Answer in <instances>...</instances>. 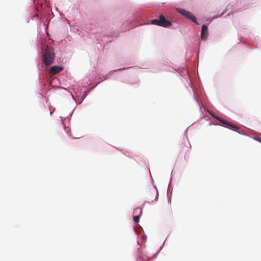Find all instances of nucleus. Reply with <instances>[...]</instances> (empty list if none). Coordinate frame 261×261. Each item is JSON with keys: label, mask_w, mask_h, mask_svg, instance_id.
Masks as SVG:
<instances>
[{"label": "nucleus", "mask_w": 261, "mask_h": 261, "mask_svg": "<svg viewBox=\"0 0 261 261\" xmlns=\"http://www.w3.org/2000/svg\"><path fill=\"white\" fill-rule=\"evenodd\" d=\"M43 61L46 65H49L54 62L55 54L53 48L48 46L43 51Z\"/></svg>", "instance_id": "1"}, {"label": "nucleus", "mask_w": 261, "mask_h": 261, "mask_svg": "<svg viewBox=\"0 0 261 261\" xmlns=\"http://www.w3.org/2000/svg\"><path fill=\"white\" fill-rule=\"evenodd\" d=\"M176 10L179 13H180L182 15L184 16L186 18L192 20L193 22H194L196 24H198V23L197 21L196 18L189 11H187L185 9H180V8L177 9Z\"/></svg>", "instance_id": "2"}, {"label": "nucleus", "mask_w": 261, "mask_h": 261, "mask_svg": "<svg viewBox=\"0 0 261 261\" xmlns=\"http://www.w3.org/2000/svg\"><path fill=\"white\" fill-rule=\"evenodd\" d=\"M160 19V24L159 26L163 27H168L171 25V22L167 20L164 15H161L159 16Z\"/></svg>", "instance_id": "3"}, {"label": "nucleus", "mask_w": 261, "mask_h": 261, "mask_svg": "<svg viewBox=\"0 0 261 261\" xmlns=\"http://www.w3.org/2000/svg\"><path fill=\"white\" fill-rule=\"evenodd\" d=\"M208 34V28L206 25L203 24L202 25L201 32V38L202 40H206Z\"/></svg>", "instance_id": "4"}, {"label": "nucleus", "mask_w": 261, "mask_h": 261, "mask_svg": "<svg viewBox=\"0 0 261 261\" xmlns=\"http://www.w3.org/2000/svg\"><path fill=\"white\" fill-rule=\"evenodd\" d=\"M62 70L63 67L61 66H54L50 68L49 72L50 74H55L60 72Z\"/></svg>", "instance_id": "5"}, {"label": "nucleus", "mask_w": 261, "mask_h": 261, "mask_svg": "<svg viewBox=\"0 0 261 261\" xmlns=\"http://www.w3.org/2000/svg\"><path fill=\"white\" fill-rule=\"evenodd\" d=\"M219 121H220L221 122H222L223 124H225V125H227L228 126H229L230 127H231L232 129H235V130H237V129H238L239 128L237 126H235L234 125H232V124H230L229 122H228L227 121L223 120V119H220V118H216Z\"/></svg>", "instance_id": "6"}, {"label": "nucleus", "mask_w": 261, "mask_h": 261, "mask_svg": "<svg viewBox=\"0 0 261 261\" xmlns=\"http://www.w3.org/2000/svg\"><path fill=\"white\" fill-rule=\"evenodd\" d=\"M160 19H153L151 20V23L154 25H159L160 24Z\"/></svg>", "instance_id": "7"}, {"label": "nucleus", "mask_w": 261, "mask_h": 261, "mask_svg": "<svg viewBox=\"0 0 261 261\" xmlns=\"http://www.w3.org/2000/svg\"><path fill=\"white\" fill-rule=\"evenodd\" d=\"M139 218H140V216L138 215V216H134V218H133V219H134V221L136 223H138L139 222Z\"/></svg>", "instance_id": "8"}, {"label": "nucleus", "mask_w": 261, "mask_h": 261, "mask_svg": "<svg viewBox=\"0 0 261 261\" xmlns=\"http://www.w3.org/2000/svg\"><path fill=\"white\" fill-rule=\"evenodd\" d=\"M255 139L256 140V141H258L260 142H261V140L260 138H255Z\"/></svg>", "instance_id": "9"}, {"label": "nucleus", "mask_w": 261, "mask_h": 261, "mask_svg": "<svg viewBox=\"0 0 261 261\" xmlns=\"http://www.w3.org/2000/svg\"><path fill=\"white\" fill-rule=\"evenodd\" d=\"M139 211H140V214H142V209L141 208H139Z\"/></svg>", "instance_id": "10"}]
</instances>
